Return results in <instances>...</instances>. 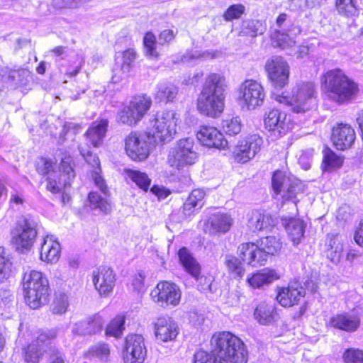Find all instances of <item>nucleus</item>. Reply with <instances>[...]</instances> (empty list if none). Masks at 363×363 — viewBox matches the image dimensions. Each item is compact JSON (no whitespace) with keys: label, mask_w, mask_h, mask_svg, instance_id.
<instances>
[{"label":"nucleus","mask_w":363,"mask_h":363,"mask_svg":"<svg viewBox=\"0 0 363 363\" xmlns=\"http://www.w3.org/2000/svg\"><path fill=\"white\" fill-rule=\"evenodd\" d=\"M321 86L328 98L338 104L354 99L359 91L357 84L340 69L327 71L320 77Z\"/></svg>","instance_id":"obj_1"},{"label":"nucleus","mask_w":363,"mask_h":363,"mask_svg":"<svg viewBox=\"0 0 363 363\" xmlns=\"http://www.w3.org/2000/svg\"><path fill=\"white\" fill-rule=\"evenodd\" d=\"M226 87V80L223 76L211 74L198 99V108L201 113L212 118L218 116L224 108V91Z\"/></svg>","instance_id":"obj_2"},{"label":"nucleus","mask_w":363,"mask_h":363,"mask_svg":"<svg viewBox=\"0 0 363 363\" xmlns=\"http://www.w3.org/2000/svg\"><path fill=\"white\" fill-rule=\"evenodd\" d=\"M219 363H247V351L243 342L229 332L214 335L211 340Z\"/></svg>","instance_id":"obj_3"},{"label":"nucleus","mask_w":363,"mask_h":363,"mask_svg":"<svg viewBox=\"0 0 363 363\" xmlns=\"http://www.w3.org/2000/svg\"><path fill=\"white\" fill-rule=\"evenodd\" d=\"M25 298L31 308L36 309L47 303L50 294L48 280L40 272H26L23 277Z\"/></svg>","instance_id":"obj_4"},{"label":"nucleus","mask_w":363,"mask_h":363,"mask_svg":"<svg viewBox=\"0 0 363 363\" xmlns=\"http://www.w3.org/2000/svg\"><path fill=\"white\" fill-rule=\"evenodd\" d=\"M274 98L281 104H288L293 112L306 113L316 105V91L312 82H302L294 89L291 98L273 93Z\"/></svg>","instance_id":"obj_5"},{"label":"nucleus","mask_w":363,"mask_h":363,"mask_svg":"<svg viewBox=\"0 0 363 363\" xmlns=\"http://www.w3.org/2000/svg\"><path fill=\"white\" fill-rule=\"evenodd\" d=\"M178 119L177 113L174 111L157 113L149 121L147 127L148 134L155 140L158 139L163 143L169 142L177 133Z\"/></svg>","instance_id":"obj_6"},{"label":"nucleus","mask_w":363,"mask_h":363,"mask_svg":"<svg viewBox=\"0 0 363 363\" xmlns=\"http://www.w3.org/2000/svg\"><path fill=\"white\" fill-rule=\"evenodd\" d=\"M108 121L107 119H101L94 121L84 133L86 144L79 145V150L84 160L93 167L99 166V158L92 155L90 151L91 146L99 147L102 145L106 137Z\"/></svg>","instance_id":"obj_7"},{"label":"nucleus","mask_w":363,"mask_h":363,"mask_svg":"<svg viewBox=\"0 0 363 363\" xmlns=\"http://www.w3.org/2000/svg\"><path fill=\"white\" fill-rule=\"evenodd\" d=\"M198 159V153L194 148V140L185 138L177 141L169 150L167 162L177 169L194 164Z\"/></svg>","instance_id":"obj_8"},{"label":"nucleus","mask_w":363,"mask_h":363,"mask_svg":"<svg viewBox=\"0 0 363 363\" xmlns=\"http://www.w3.org/2000/svg\"><path fill=\"white\" fill-rule=\"evenodd\" d=\"M38 231L37 221L30 217L20 220L12 231V242L18 251L24 252L30 250L35 240Z\"/></svg>","instance_id":"obj_9"},{"label":"nucleus","mask_w":363,"mask_h":363,"mask_svg":"<svg viewBox=\"0 0 363 363\" xmlns=\"http://www.w3.org/2000/svg\"><path fill=\"white\" fill-rule=\"evenodd\" d=\"M274 193L281 195L285 201L296 203V197L304 190L302 182L292 175L281 171H276L272 179Z\"/></svg>","instance_id":"obj_10"},{"label":"nucleus","mask_w":363,"mask_h":363,"mask_svg":"<svg viewBox=\"0 0 363 363\" xmlns=\"http://www.w3.org/2000/svg\"><path fill=\"white\" fill-rule=\"evenodd\" d=\"M148 131L145 133L131 132L125 139V150L127 155L135 161L145 160L149 154L153 140Z\"/></svg>","instance_id":"obj_11"},{"label":"nucleus","mask_w":363,"mask_h":363,"mask_svg":"<svg viewBox=\"0 0 363 363\" xmlns=\"http://www.w3.org/2000/svg\"><path fill=\"white\" fill-rule=\"evenodd\" d=\"M265 69L272 86L277 89L284 87L289 82V66L281 56H272L267 60Z\"/></svg>","instance_id":"obj_12"},{"label":"nucleus","mask_w":363,"mask_h":363,"mask_svg":"<svg viewBox=\"0 0 363 363\" xmlns=\"http://www.w3.org/2000/svg\"><path fill=\"white\" fill-rule=\"evenodd\" d=\"M263 145L262 138L257 134L249 135L240 139L233 151L235 160L238 163H246L260 151Z\"/></svg>","instance_id":"obj_13"},{"label":"nucleus","mask_w":363,"mask_h":363,"mask_svg":"<svg viewBox=\"0 0 363 363\" xmlns=\"http://www.w3.org/2000/svg\"><path fill=\"white\" fill-rule=\"evenodd\" d=\"M264 97V88L256 80L246 79L240 86L239 99L248 109L262 106Z\"/></svg>","instance_id":"obj_14"},{"label":"nucleus","mask_w":363,"mask_h":363,"mask_svg":"<svg viewBox=\"0 0 363 363\" xmlns=\"http://www.w3.org/2000/svg\"><path fill=\"white\" fill-rule=\"evenodd\" d=\"M147 356L144 338L140 335L132 334L126 337L124 350V363H143Z\"/></svg>","instance_id":"obj_15"},{"label":"nucleus","mask_w":363,"mask_h":363,"mask_svg":"<svg viewBox=\"0 0 363 363\" xmlns=\"http://www.w3.org/2000/svg\"><path fill=\"white\" fill-rule=\"evenodd\" d=\"M150 295L155 302H160L162 306H176L181 298L179 288L174 284L166 281L158 283Z\"/></svg>","instance_id":"obj_16"},{"label":"nucleus","mask_w":363,"mask_h":363,"mask_svg":"<svg viewBox=\"0 0 363 363\" xmlns=\"http://www.w3.org/2000/svg\"><path fill=\"white\" fill-rule=\"evenodd\" d=\"M92 281L100 295L106 296L113 291L116 274L110 267L102 266L93 271Z\"/></svg>","instance_id":"obj_17"},{"label":"nucleus","mask_w":363,"mask_h":363,"mask_svg":"<svg viewBox=\"0 0 363 363\" xmlns=\"http://www.w3.org/2000/svg\"><path fill=\"white\" fill-rule=\"evenodd\" d=\"M290 121V117L279 109L269 111L264 120L266 128L279 135H284L291 128Z\"/></svg>","instance_id":"obj_18"},{"label":"nucleus","mask_w":363,"mask_h":363,"mask_svg":"<svg viewBox=\"0 0 363 363\" xmlns=\"http://www.w3.org/2000/svg\"><path fill=\"white\" fill-rule=\"evenodd\" d=\"M179 334L177 323L169 317L159 318L155 323V335L160 342H167L175 340Z\"/></svg>","instance_id":"obj_19"},{"label":"nucleus","mask_w":363,"mask_h":363,"mask_svg":"<svg viewBox=\"0 0 363 363\" xmlns=\"http://www.w3.org/2000/svg\"><path fill=\"white\" fill-rule=\"evenodd\" d=\"M196 137L203 145L208 147L225 149L228 146V141L223 135L212 126H202Z\"/></svg>","instance_id":"obj_20"},{"label":"nucleus","mask_w":363,"mask_h":363,"mask_svg":"<svg viewBox=\"0 0 363 363\" xmlns=\"http://www.w3.org/2000/svg\"><path fill=\"white\" fill-rule=\"evenodd\" d=\"M178 256L180 263L185 270L194 277L197 281L202 282L203 280L206 284V287H202L203 290L210 289L211 280L205 277H200L201 267L198 262L192 256L191 252L186 247L181 248L178 252Z\"/></svg>","instance_id":"obj_21"},{"label":"nucleus","mask_w":363,"mask_h":363,"mask_svg":"<svg viewBox=\"0 0 363 363\" xmlns=\"http://www.w3.org/2000/svg\"><path fill=\"white\" fill-rule=\"evenodd\" d=\"M355 138L354 129L347 124L340 123L333 129L332 141L338 150H344L350 148Z\"/></svg>","instance_id":"obj_22"},{"label":"nucleus","mask_w":363,"mask_h":363,"mask_svg":"<svg viewBox=\"0 0 363 363\" xmlns=\"http://www.w3.org/2000/svg\"><path fill=\"white\" fill-rule=\"evenodd\" d=\"M305 290L298 281L291 282L287 288H282L277 296V300L284 307L298 304L301 298L304 297Z\"/></svg>","instance_id":"obj_23"},{"label":"nucleus","mask_w":363,"mask_h":363,"mask_svg":"<svg viewBox=\"0 0 363 363\" xmlns=\"http://www.w3.org/2000/svg\"><path fill=\"white\" fill-rule=\"evenodd\" d=\"M104 323V318L96 313L76 323L72 331L79 335H91L101 332Z\"/></svg>","instance_id":"obj_24"},{"label":"nucleus","mask_w":363,"mask_h":363,"mask_svg":"<svg viewBox=\"0 0 363 363\" xmlns=\"http://www.w3.org/2000/svg\"><path fill=\"white\" fill-rule=\"evenodd\" d=\"M233 220L227 213H215L212 215L205 224V230L211 235L225 233L231 228Z\"/></svg>","instance_id":"obj_25"},{"label":"nucleus","mask_w":363,"mask_h":363,"mask_svg":"<svg viewBox=\"0 0 363 363\" xmlns=\"http://www.w3.org/2000/svg\"><path fill=\"white\" fill-rule=\"evenodd\" d=\"M330 325L348 333L356 331L360 325V318L354 313L337 314L330 319Z\"/></svg>","instance_id":"obj_26"},{"label":"nucleus","mask_w":363,"mask_h":363,"mask_svg":"<svg viewBox=\"0 0 363 363\" xmlns=\"http://www.w3.org/2000/svg\"><path fill=\"white\" fill-rule=\"evenodd\" d=\"M60 245L53 235H47L41 244L40 258L46 262H56L60 255Z\"/></svg>","instance_id":"obj_27"},{"label":"nucleus","mask_w":363,"mask_h":363,"mask_svg":"<svg viewBox=\"0 0 363 363\" xmlns=\"http://www.w3.org/2000/svg\"><path fill=\"white\" fill-rule=\"evenodd\" d=\"M288 33L281 32L279 30H276L272 35V45L274 47H278L281 49H286L293 47L296 42L294 36L300 34L301 29L298 26L292 25L290 28L287 30Z\"/></svg>","instance_id":"obj_28"},{"label":"nucleus","mask_w":363,"mask_h":363,"mask_svg":"<svg viewBox=\"0 0 363 363\" xmlns=\"http://www.w3.org/2000/svg\"><path fill=\"white\" fill-rule=\"evenodd\" d=\"M278 279L279 276L274 269L265 268L248 278L247 282L252 288L259 289Z\"/></svg>","instance_id":"obj_29"},{"label":"nucleus","mask_w":363,"mask_h":363,"mask_svg":"<svg viewBox=\"0 0 363 363\" xmlns=\"http://www.w3.org/2000/svg\"><path fill=\"white\" fill-rule=\"evenodd\" d=\"M271 225V217L259 211H252L248 215L247 227L252 231H262Z\"/></svg>","instance_id":"obj_30"},{"label":"nucleus","mask_w":363,"mask_h":363,"mask_svg":"<svg viewBox=\"0 0 363 363\" xmlns=\"http://www.w3.org/2000/svg\"><path fill=\"white\" fill-rule=\"evenodd\" d=\"M277 313L273 306L266 303H259L254 312L255 318L262 325H269L277 318Z\"/></svg>","instance_id":"obj_31"},{"label":"nucleus","mask_w":363,"mask_h":363,"mask_svg":"<svg viewBox=\"0 0 363 363\" xmlns=\"http://www.w3.org/2000/svg\"><path fill=\"white\" fill-rule=\"evenodd\" d=\"M306 225L299 218H291L286 225V230L294 245L300 243L303 237Z\"/></svg>","instance_id":"obj_32"},{"label":"nucleus","mask_w":363,"mask_h":363,"mask_svg":"<svg viewBox=\"0 0 363 363\" xmlns=\"http://www.w3.org/2000/svg\"><path fill=\"white\" fill-rule=\"evenodd\" d=\"M325 245L328 250V257L333 262H338L342 251V240L339 234H328Z\"/></svg>","instance_id":"obj_33"},{"label":"nucleus","mask_w":363,"mask_h":363,"mask_svg":"<svg viewBox=\"0 0 363 363\" xmlns=\"http://www.w3.org/2000/svg\"><path fill=\"white\" fill-rule=\"evenodd\" d=\"M134 112L142 119L150 109L152 100L146 95L135 96L128 104Z\"/></svg>","instance_id":"obj_34"},{"label":"nucleus","mask_w":363,"mask_h":363,"mask_svg":"<svg viewBox=\"0 0 363 363\" xmlns=\"http://www.w3.org/2000/svg\"><path fill=\"white\" fill-rule=\"evenodd\" d=\"M178 93L176 86L172 84L162 82L157 85L155 98L162 102L172 101Z\"/></svg>","instance_id":"obj_35"},{"label":"nucleus","mask_w":363,"mask_h":363,"mask_svg":"<svg viewBox=\"0 0 363 363\" xmlns=\"http://www.w3.org/2000/svg\"><path fill=\"white\" fill-rule=\"evenodd\" d=\"M110 354V346L105 342H99L92 345L86 353L87 357L96 358L102 362H107Z\"/></svg>","instance_id":"obj_36"},{"label":"nucleus","mask_w":363,"mask_h":363,"mask_svg":"<svg viewBox=\"0 0 363 363\" xmlns=\"http://www.w3.org/2000/svg\"><path fill=\"white\" fill-rule=\"evenodd\" d=\"M89 206L91 209H99L105 214H108L111 211V204L108 200L102 197L98 192L91 191L88 196Z\"/></svg>","instance_id":"obj_37"},{"label":"nucleus","mask_w":363,"mask_h":363,"mask_svg":"<svg viewBox=\"0 0 363 363\" xmlns=\"http://www.w3.org/2000/svg\"><path fill=\"white\" fill-rule=\"evenodd\" d=\"M12 262L8 250L0 247V284L7 280L11 272Z\"/></svg>","instance_id":"obj_38"},{"label":"nucleus","mask_w":363,"mask_h":363,"mask_svg":"<svg viewBox=\"0 0 363 363\" xmlns=\"http://www.w3.org/2000/svg\"><path fill=\"white\" fill-rule=\"evenodd\" d=\"M264 32L262 23L259 21L247 20L242 22L240 36L255 37Z\"/></svg>","instance_id":"obj_39"},{"label":"nucleus","mask_w":363,"mask_h":363,"mask_svg":"<svg viewBox=\"0 0 363 363\" xmlns=\"http://www.w3.org/2000/svg\"><path fill=\"white\" fill-rule=\"evenodd\" d=\"M125 171L128 177L135 183L140 189L145 191L148 190L151 179L146 173L130 169H126Z\"/></svg>","instance_id":"obj_40"},{"label":"nucleus","mask_w":363,"mask_h":363,"mask_svg":"<svg viewBox=\"0 0 363 363\" xmlns=\"http://www.w3.org/2000/svg\"><path fill=\"white\" fill-rule=\"evenodd\" d=\"M356 0H336L335 6L338 13L346 17H353L359 14Z\"/></svg>","instance_id":"obj_41"},{"label":"nucleus","mask_w":363,"mask_h":363,"mask_svg":"<svg viewBox=\"0 0 363 363\" xmlns=\"http://www.w3.org/2000/svg\"><path fill=\"white\" fill-rule=\"evenodd\" d=\"M256 250H257V244L248 242L239 245L238 252L243 261L252 265V261H257V259H255L256 253H261L260 252L256 251Z\"/></svg>","instance_id":"obj_42"},{"label":"nucleus","mask_w":363,"mask_h":363,"mask_svg":"<svg viewBox=\"0 0 363 363\" xmlns=\"http://www.w3.org/2000/svg\"><path fill=\"white\" fill-rule=\"evenodd\" d=\"M69 306L67 295L64 292H57L52 302L50 309L55 314L65 313Z\"/></svg>","instance_id":"obj_43"},{"label":"nucleus","mask_w":363,"mask_h":363,"mask_svg":"<svg viewBox=\"0 0 363 363\" xmlns=\"http://www.w3.org/2000/svg\"><path fill=\"white\" fill-rule=\"evenodd\" d=\"M224 264L228 268V270L235 277L241 278L244 275L245 269L242 262L238 257L231 255H227L225 256Z\"/></svg>","instance_id":"obj_44"},{"label":"nucleus","mask_w":363,"mask_h":363,"mask_svg":"<svg viewBox=\"0 0 363 363\" xmlns=\"http://www.w3.org/2000/svg\"><path fill=\"white\" fill-rule=\"evenodd\" d=\"M117 119L118 122L128 125H135L141 120L129 104L118 111Z\"/></svg>","instance_id":"obj_45"},{"label":"nucleus","mask_w":363,"mask_h":363,"mask_svg":"<svg viewBox=\"0 0 363 363\" xmlns=\"http://www.w3.org/2000/svg\"><path fill=\"white\" fill-rule=\"evenodd\" d=\"M259 244L261 245V249L272 255L277 254L281 248L280 240L274 236H267L260 239Z\"/></svg>","instance_id":"obj_46"},{"label":"nucleus","mask_w":363,"mask_h":363,"mask_svg":"<svg viewBox=\"0 0 363 363\" xmlns=\"http://www.w3.org/2000/svg\"><path fill=\"white\" fill-rule=\"evenodd\" d=\"M125 318L123 316H117L113 319L106 329L107 335L119 337L124 330Z\"/></svg>","instance_id":"obj_47"},{"label":"nucleus","mask_w":363,"mask_h":363,"mask_svg":"<svg viewBox=\"0 0 363 363\" xmlns=\"http://www.w3.org/2000/svg\"><path fill=\"white\" fill-rule=\"evenodd\" d=\"M223 129L228 135L233 136L238 134L242 129L241 119L239 117H235L224 120L223 121Z\"/></svg>","instance_id":"obj_48"},{"label":"nucleus","mask_w":363,"mask_h":363,"mask_svg":"<svg viewBox=\"0 0 363 363\" xmlns=\"http://www.w3.org/2000/svg\"><path fill=\"white\" fill-rule=\"evenodd\" d=\"M342 358L345 363H363V352L358 349H347Z\"/></svg>","instance_id":"obj_49"},{"label":"nucleus","mask_w":363,"mask_h":363,"mask_svg":"<svg viewBox=\"0 0 363 363\" xmlns=\"http://www.w3.org/2000/svg\"><path fill=\"white\" fill-rule=\"evenodd\" d=\"M323 163L328 168L340 167L342 164L343 160L332 150L325 149L324 150Z\"/></svg>","instance_id":"obj_50"},{"label":"nucleus","mask_w":363,"mask_h":363,"mask_svg":"<svg viewBox=\"0 0 363 363\" xmlns=\"http://www.w3.org/2000/svg\"><path fill=\"white\" fill-rule=\"evenodd\" d=\"M144 45L146 54L152 57H157L158 52L156 50L157 42L155 35L149 32L144 37Z\"/></svg>","instance_id":"obj_51"},{"label":"nucleus","mask_w":363,"mask_h":363,"mask_svg":"<svg viewBox=\"0 0 363 363\" xmlns=\"http://www.w3.org/2000/svg\"><path fill=\"white\" fill-rule=\"evenodd\" d=\"M40 348L37 345L30 344L25 349L24 360L26 363H38Z\"/></svg>","instance_id":"obj_52"},{"label":"nucleus","mask_w":363,"mask_h":363,"mask_svg":"<svg viewBox=\"0 0 363 363\" xmlns=\"http://www.w3.org/2000/svg\"><path fill=\"white\" fill-rule=\"evenodd\" d=\"M245 12V6L242 4H233L230 6L223 14V18L226 21L240 18Z\"/></svg>","instance_id":"obj_53"},{"label":"nucleus","mask_w":363,"mask_h":363,"mask_svg":"<svg viewBox=\"0 0 363 363\" xmlns=\"http://www.w3.org/2000/svg\"><path fill=\"white\" fill-rule=\"evenodd\" d=\"M72 162V159L70 156H65L62 159L60 165V169L62 172V174L60 175L61 177L67 176L69 180L74 177Z\"/></svg>","instance_id":"obj_54"},{"label":"nucleus","mask_w":363,"mask_h":363,"mask_svg":"<svg viewBox=\"0 0 363 363\" xmlns=\"http://www.w3.org/2000/svg\"><path fill=\"white\" fill-rule=\"evenodd\" d=\"M56 331L55 330H48L40 331L36 338L37 346L40 347L43 345H48L56 337Z\"/></svg>","instance_id":"obj_55"},{"label":"nucleus","mask_w":363,"mask_h":363,"mask_svg":"<svg viewBox=\"0 0 363 363\" xmlns=\"http://www.w3.org/2000/svg\"><path fill=\"white\" fill-rule=\"evenodd\" d=\"M194 363H219V360L213 352L199 350L194 354Z\"/></svg>","instance_id":"obj_56"},{"label":"nucleus","mask_w":363,"mask_h":363,"mask_svg":"<svg viewBox=\"0 0 363 363\" xmlns=\"http://www.w3.org/2000/svg\"><path fill=\"white\" fill-rule=\"evenodd\" d=\"M136 53L133 49H128L123 53V64L121 66V71L123 73L129 72L131 65L135 60Z\"/></svg>","instance_id":"obj_57"},{"label":"nucleus","mask_w":363,"mask_h":363,"mask_svg":"<svg viewBox=\"0 0 363 363\" xmlns=\"http://www.w3.org/2000/svg\"><path fill=\"white\" fill-rule=\"evenodd\" d=\"M36 169L40 174H48L54 169L53 162L50 159L41 157L37 161Z\"/></svg>","instance_id":"obj_58"},{"label":"nucleus","mask_w":363,"mask_h":363,"mask_svg":"<svg viewBox=\"0 0 363 363\" xmlns=\"http://www.w3.org/2000/svg\"><path fill=\"white\" fill-rule=\"evenodd\" d=\"M205 196V192L201 189H194L189 196L187 200L197 208H201L203 204V199Z\"/></svg>","instance_id":"obj_59"},{"label":"nucleus","mask_w":363,"mask_h":363,"mask_svg":"<svg viewBox=\"0 0 363 363\" xmlns=\"http://www.w3.org/2000/svg\"><path fill=\"white\" fill-rule=\"evenodd\" d=\"M49 363H65V355L60 350L51 347L48 350Z\"/></svg>","instance_id":"obj_60"},{"label":"nucleus","mask_w":363,"mask_h":363,"mask_svg":"<svg viewBox=\"0 0 363 363\" xmlns=\"http://www.w3.org/2000/svg\"><path fill=\"white\" fill-rule=\"evenodd\" d=\"M14 300L13 295L8 290L0 291V306L4 308H9Z\"/></svg>","instance_id":"obj_61"},{"label":"nucleus","mask_w":363,"mask_h":363,"mask_svg":"<svg viewBox=\"0 0 363 363\" xmlns=\"http://www.w3.org/2000/svg\"><path fill=\"white\" fill-rule=\"evenodd\" d=\"M61 179L62 177H60L59 181L57 182L51 177H48L47 179V189L53 194L59 193L62 189V185L65 186L68 184L67 182H65V184H62L60 182Z\"/></svg>","instance_id":"obj_62"},{"label":"nucleus","mask_w":363,"mask_h":363,"mask_svg":"<svg viewBox=\"0 0 363 363\" xmlns=\"http://www.w3.org/2000/svg\"><path fill=\"white\" fill-rule=\"evenodd\" d=\"M313 150H308L303 152L299 157L298 162L303 169L307 170L311 167V157L313 156Z\"/></svg>","instance_id":"obj_63"},{"label":"nucleus","mask_w":363,"mask_h":363,"mask_svg":"<svg viewBox=\"0 0 363 363\" xmlns=\"http://www.w3.org/2000/svg\"><path fill=\"white\" fill-rule=\"evenodd\" d=\"M324 0H294L301 9H313L320 6Z\"/></svg>","instance_id":"obj_64"}]
</instances>
